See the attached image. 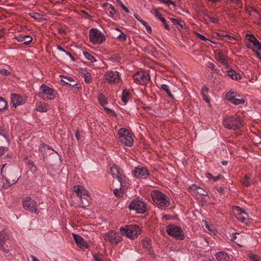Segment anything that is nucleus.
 <instances>
[{"label":"nucleus","instance_id":"f704fd0d","mask_svg":"<svg viewBox=\"0 0 261 261\" xmlns=\"http://www.w3.org/2000/svg\"><path fill=\"white\" fill-rule=\"evenodd\" d=\"M141 243L143 246L146 249H149L151 247L150 240L149 239L143 240Z\"/></svg>","mask_w":261,"mask_h":261},{"label":"nucleus","instance_id":"f3484780","mask_svg":"<svg viewBox=\"0 0 261 261\" xmlns=\"http://www.w3.org/2000/svg\"><path fill=\"white\" fill-rule=\"evenodd\" d=\"M36 204V202L30 197H25L23 200V206L24 208L31 212L37 213Z\"/></svg>","mask_w":261,"mask_h":261},{"label":"nucleus","instance_id":"4be33fe9","mask_svg":"<svg viewBox=\"0 0 261 261\" xmlns=\"http://www.w3.org/2000/svg\"><path fill=\"white\" fill-rule=\"evenodd\" d=\"M74 191L76 194L80 197L85 196L88 193V192L82 186L79 185L74 187Z\"/></svg>","mask_w":261,"mask_h":261},{"label":"nucleus","instance_id":"774afa93","mask_svg":"<svg viewBox=\"0 0 261 261\" xmlns=\"http://www.w3.org/2000/svg\"><path fill=\"white\" fill-rule=\"evenodd\" d=\"M31 258L32 261H39L36 257L34 256H31Z\"/></svg>","mask_w":261,"mask_h":261},{"label":"nucleus","instance_id":"a211bd4d","mask_svg":"<svg viewBox=\"0 0 261 261\" xmlns=\"http://www.w3.org/2000/svg\"><path fill=\"white\" fill-rule=\"evenodd\" d=\"M132 173L134 176L137 178H146L149 175L146 168L142 166L136 167L133 171Z\"/></svg>","mask_w":261,"mask_h":261},{"label":"nucleus","instance_id":"473e14b6","mask_svg":"<svg viewBox=\"0 0 261 261\" xmlns=\"http://www.w3.org/2000/svg\"><path fill=\"white\" fill-rule=\"evenodd\" d=\"M116 184H113V187L114 188V189H113V191H114V194L116 196H120V194L124 192L125 190H120V185L119 184V187L118 188V187H116L115 185Z\"/></svg>","mask_w":261,"mask_h":261},{"label":"nucleus","instance_id":"4468645a","mask_svg":"<svg viewBox=\"0 0 261 261\" xmlns=\"http://www.w3.org/2000/svg\"><path fill=\"white\" fill-rule=\"evenodd\" d=\"M133 79L136 84L142 85L147 84L150 80L149 73L143 70L136 73L133 76Z\"/></svg>","mask_w":261,"mask_h":261},{"label":"nucleus","instance_id":"c756f323","mask_svg":"<svg viewBox=\"0 0 261 261\" xmlns=\"http://www.w3.org/2000/svg\"><path fill=\"white\" fill-rule=\"evenodd\" d=\"M129 99V91L126 89H124L123 90L122 95H121V100L123 102L124 105H126L128 102Z\"/></svg>","mask_w":261,"mask_h":261},{"label":"nucleus","instance_id":"de8ad7c7","mask_svg":"<svg viewBox=\"0 0 261 261\" xmlns=\"http://www.w3.org/2000/svg\"><path fill=\"white\" fill-rule=\"evenodd\" d=\"M225 36L226 38L225 40L229 42L233 43V41L236 40V39L233 37L229 36L228 35H226Z\"/></svg>","mask_w":261,"mask_h":261},{"label":"nucleus","instance_id":"a878e982","mask_svg":"<svg viewBox=\"0 0 261 261\" xmlns=\"http://www.w3.org/2000/svg\"><path fill=\"white\" fill-rule=\"evenodd\" d=\"M190 189L191 190L196 191L197 193L201 194V195L207 196L208 194L207 191H206L203 188L196 186V185H192L190 187Z\"/></svg>","mask_w":261,"mask_h":261},{"label":"nucleus","instance_id":"680f3d73","mask_svg":"<svg viewBox=\"0 0 261 261\" xmlns=\"http://www.w3.org/2000/svg\"><path fill=\"white\" fill-rule=\"evenodd\" d=\"M206 177L208 179H214V176L213 175L210 173H207L205 174Z\"/></svg>","mask_w":261,"mask_h":261},{"label":"nucleus","instance_id":"6e6552de","mask_svg":"<svg viewBox=\"0 0 261 261\" xmlns=\"http://www.w3.org/2000/svg\"><path fill=\"white\" fill-rule=\"evenodd\" d=\"M37 95L44 100H51L55 98L56 93L53 89L45 84H42Z\"/></svg>","mask_w":261,"mask_h":261},{"label":"nucleus","instance_id":"2f4dec72","mask_svg":"<svg viewBox=\"0 0 261 261\" xmlns=\"http://www.w3.org/2000/svg\"><path fill=\"white\" fill-rule=\"evenodd\" d=\"M161 89L165 91L169 97L173 98V95L172 94L169 87L166 84H162L161 86Z\"/></svg>","mask_w":261,"mask_h":261},{"label":"nucleus","instance_id":"49530a36","mask_svg":"<svg viewBox=\"0 0 261 261\" xmlns=\"http://www.w3.org/2000/svg\"><path fill=\"white\" fill-rule=\"evenodd\" d=\"M143 25L145 27L147 32L150 34L152 33L151 27L148 24L147 22H145Z\"/></svg>","mask_w":261,"mask_h":261},{"label":"nucleus","instance_id":"5fc2aeb1","mask_svg":"<svg viewBox=\"0 0 261 261\" xmlns=\"http://www.w3.org/2000/svg\"><path fill=\"white\" fill-rule=\"evenodd\" d=\"M9 72L6 69H0V73L2 75H7L9 74Z\"/></svg>","mask_w":261,"mask_h":261},{"label":"nucleus","instance_id":"9b49d317","mask_svg":"<svg viewBox=\"0 0 261 261\" xmlns=\"http://www.w3.org/2000/svg\"><path fill=\"white\" fill-rule=\"evenodd\" d=\"M232 211L236 217L239 221L246 224H248L250 223L249 215L245 210L238 206H235L233 207Z\"/></svg>","mask_w":261,"mask_h":261},{"label":"nucleus","instance_id":"cd10ccee","mask_svg":"<svg viewBox=\"0 0 261 261\" xmlns=\"http://www.w3.org/2000/svg\"><path fill=\"white\" fill-rule=\"evenodd\" d=\"M64 79L67 80L65 81L64 80H61V82L63 83V85H69L71 86H74L76 85V83H74V79L71 77L68 76H64Z\"/></svg>","mask_w":261,"mask_h":261},{"label":"nucleus","instance_id":"3c124183","mask_svg":"<svg viewBox=\"0 0 261 261\" xmlns=\"http://www.w3.org/2000/svg\"><path fill=\"white\" fill-rule=\"evenodd\" d=\"M7 149V148L5 147V145H2L0 147V157L4 154Z\"/></svg>","mask_w":261,"mask_h":261},{"label":"nucleus","instance_id":"20e7f679","mask_svg":"<svg viewBox=\"0 0 261 261\" xmlns=\"http://www.w3.org/2000/svg\"><path fill=\"white\" fill-rule=\"evenodd\" d=\"M121 234L131 240H134L140 233V229L137 225H125L120 228Z\"/></svg>","mask_w":261,"mask_h":261},{"label":"nucleus","instance_id":"5701e85b","mask_svg":"<svg viewBox=\"0 0 261 261\" xmlns=\"http://www.w3.org/2000/svg\"><path fill=\"white\" fill-rule=\"evenodd\" d=\"M32 40V37L29 35H19L17 36V41L21 42L25 45H28L31 43Z\"/></svg>","mask_w":261,"mask_h":261},{"label":"nucleus","instance_id":"9d476101","mask_svg":"<svg viewBox=\"0 0 261 261\" xmlns=\"http://www.w3.org/2000/svg\"><path fill=\"white\" fill-rule=\"evenodd\" d=\"M166 232L168 235L175 238L176 240H182L185 239L183 230L177 225H169L166 227Z\"/></svg>","mask_w":261,"mask_h":261},{"label":"nucleus","instance_id":"e433bc0d","mask_svg":"<svg viewBox=\"0 0 261 261\" xmlns=\"http://www.w3.org/2000/svg\"><path fill=\"white\" fill-rule=\"evenodd\" d=\"M30 15L31 17L37 20H40L42 19L41 15L40 14L36 12H31L30 13Z\"/></svg>","mask_w":261,"mask_h":261},{"label":"nucleus","instance_id":"39448f33","mask_svg":"<svg viewBox=\"0 0 261 261\" xmlns=\"http://www.w3.org/2000/svg\"><path fill=\"white\" fill-rule=\"evenodd\" d=\"M118 138L119 141L126 146H131L134 142L132 133L125 128L122 127L119 129Z\"/></svg>","mask_w":261,"mask_h":261},{"label":"nucleus","instance_id":"4d7b16f0","mask_svg":"<svg viewBox=\"0 0 261 261\" xmlns=\"http://www.w3.org/2000/svg\"><path fill=\"white\" fill-rule=\"evenodd\" d=\"M202 96H203V100L206 102H207V103H210V100L209 98L208 97V96L206 94H203Z\"/></svg>","mask_w":261,"mask_h":261},{"label":"nucleus","instance_id":"bb28decb","mask_svg":"<svg viewBox=\"0 0 261 261\" xmlns=\"http://www.w3.org/2000/svg\"><path fill=\"white\" fill-rule=\"evenodd\" d=\"M83 55L87 60H89L91 62H95L97 61L94 54H90L87 51H83Z\"/></svg>","mask_w":261,"mask_h":261},{"label":"nucleus","instance_id":"bf43d9fd","mask_svg":"<svg viewBox=\"0 0 261 261\" xmlns=\"http://www.w3.org/2000/svg\"><path fill=\"white\" fill-rule=\"evenodd\" d=\"M227 3H232L236 4H239L241 1V0H227Z\"/></svg>","mask_w":261,"mask_h":261},{"label":"nucleus","instance_id":"393cba45","mask_svg":"<svg viewBox=\"0 0 261 261\" xmlns=\"http://www.w3.org/2000/svg\"><path fill=\"white\" fill-rule=\"evenodd\" d=\"M81 201V207L83 208H85L87 206H88L91 203V198L89 195V193L85 195V196H83V197L80 198Z\"/></svg>","mask_w":261,"mask_h":261},{"label":"nucleus","instance_id":"4c0bfd02","mask_svg":"<svg viewBox=\"0 0 261 261\" xmlns=\"http://www.w3.org/2000/svg\"><path fill=\"white\" fill-rule=\"evenodd\" d=\"M8 143V140L4 135L0 134V147Z\"/></svg>","mask_w":261,"mask_h":261},{"label":"nucleus","instance_id":"338daca9","mask_svg":"<svg viewBox=\"0 0 261 261\" xmlns=\"http://www.w3.org/2000/svg\"><path fill=\"white\" fill-rule=\"evenodd\" d=\"M211 20L212 22L213 23H216L217 22V19L214 17L211 18Z\"/></svg>","mask_w":261,"mask_h":261},{"label":"nucleus","instance_id":"c9c22d12","mask_svg":"<svg viewBox=\"0 0 261 261\" xmlns=\"http://www.w3.org/2000/svg\"><path fill=\"white\" fill-rule=\"evenodd\" d=\"M7 102L6 100L2 97H0V111L5 109L7 107Z\"/></svg>","mask_w":261,"mask_h":261},{"label":"nucleus","instance_id":"7c9ffc66","mask_svg":"<svg viewBox=\"0 0 261 261\" xmlns=\"http://www.w3.org/2000/svg\"><path fill=\"white\" fill-rule=\"evenodd\" d=\"M228 75L231 77L232 80H238L241 79V75L239 73H237L233 70H230L228 71Z\"/></svg>","mask_w":261,"mask_h":261},{"label":"nucleus","instance_id":"052dcab7","mask_svg":"<svg viewBox=\"0 0 261 261\" xmlns=\"http://www.w3.org/2000/svg\"><path fill=\"white\" fill-rule=\"evenodd\" d=\"M223 178V176L221 175H219L216 177H214V179H213V180L214 181H216L219 179H221Z\"/></svg>","mask_w":261,"mask_h":261},{"label":"nucleus","instance_id":"864d4df0","mask_svg":"<svg viewBox=\"0 0 261 261\" xmlns=\"http://www.w3.org/2000/svg\"><path fill=\"white\" fill-rule=\"evenodd\" d=\"M162 2L165 4H166L168 5V6H175L174 2L170 1V0H162Z\"/></svg>","mask_w":261,"mask_h":261},{"label":"nucleus","instance_id":"69168bd1","mask_svg":"<svg viewBox=\"0 0 261 261\" xmlns=\"http://www.w3.org/2000/svg\"><path fill=\"white\" fill-rule=\"evenodd\" d=\"M172 21L174 23V24H179V20H177V19H172Z\"/></svg>","mask_w":261,"mask_h":261},{"label":"nucleus","instance_id":"c85d7f7f","mask_svg":"<svg viewBox=\"0 0 261 261\" xmlns=\"http://www.w3.org/2000/svg\"><path fill=\"white\" fill-rule=\"evenodd\" d=\"M35 110L39 112H46L48 110L47 106L43 105L41 103H37L35 106Z\"/></svg>","mask_w":261,"mask_h":261},{"label":"nucleus","instance_id":"412c9836","mask_svg":"<svg viewBox=\"0 0 261 261\" xmlns=\"http://www.w3.org/2000/svg\"><path fill=\"white\" fill-rule=\"evenodd\" d=\"M113 37L117 38L120 41L125 42L126 41V35L118 28H115L112 30Z\"/></svg>","mask_w":261,"mask_h":261},{"label":"nucleus","instance_id":"8fccbe9b","mask_svg":"<svg viewBox=\"0 0 261 261\" xmlns=\"http://www.w3.org/2000/svg\"><path fill=\"white\" fill-rule=\"evenodd\" d=\"M116 1L119 4L121 7L127 13L129 12L127 8L123 5L122 2L121 1V0H116Z\"/></svg>","mask_w":261,"mask_h":261},{"label":"nucleus","instance_id":"c03bdc74","mask_svg":"<svg viewBox=\"0 0 261 261\" xmlns=\"http://www.w3.org/2000/svg\"><path fill=\"white\" fill-rule=\"evenodd\" d=\"M103 109H104L105 111H106V112L107 114H108L109 115H110V116H115V112L114 111H113L112 110H111V109L106 107H104Z\"/></svg>","mask_w":261,"mask_h":261},{"label":"nucleus","instance_id":"79ce46f5","mask_svg":"<svg viewBox=\"0 0 261 261\" xmlns=\"http://www.w3.org/2000/svg\"><path fill=\"white\" fill-rule=\"evenodd\" d=\"M11 102L13 104V106L16 108V94L13 93L11 95Z\"/></svg>","mask_w":261,"mask_h":261},{"label":"nucleus","instance_id":"423d86ee","mask_svg":"<svg viewBox=\"0 0 261 261\" xmlns=\"http://www.w3.org/2000/svg\"><path fill=\"white\" fill-rule=\"evenodd\" d=\"M151 195L154 202L159 206L167 207L169 205V199L164 193L159 191H153Z\"/></svg>","mask_w":261,"mask_h":261},{"label":"nucleus","instance_id":"37998d69","mask_svg":"<svg viewBox=\"0 0 261 261\" xmlns=\"http://www.w3.org/2000/svg\"><path fill=\"white\" fill-rule=\"evenodd\" d=\"M83 76L85 78V81L86 83H90V82L91 81V77L90 74L88 72H87L86 73H84Z\"/></svg>","mask_w":261,"mask_h":261},{"label":"nucleus","instance_id":"2eb2a0df","mask_svg":"<svg viewBox=\"0 0 261 261\" xmlns=\"http://www.w3.org/2000/svg\"><path fill=\"white\" fill-rule=\"evenodd\" d=\"M104 238L113 245H117L122 239L121 236L118 232L113 230L109 231L106 233Z\"/></svg>","mask_w":261,"mask_h":261},{"label":"nucleus","instance_id":"1a4fd4ad","mask_svg":"<svg viewBox=\"0 0 261 261\" xmlns=\"http://www.w3.org/2000/svg\"><path fill=\"white\" fill-rule=\"evenodd\" d=\"M225 96L228 101L236 106L244 105L246 101L243 95L233 90H230L226 94Z\"/></svg>","mask_w":261,"mask_h":261},{"label":"nucleus","instance_id":"f8f14e48","mask_svg":"<svg viewBox=\"0 0 261 261\" xmlns=\"http://www.w3.org/2000/svg\"><path fill=\"white\" fill-rule=\"evenodd\" d=\"M105 80L111 85L118 84L121 80L119 73L117 71H108L104 75Z\"/></svg>","mask_w":261,"mask_h":261},{"label":"nucleus","instance_id":"a18cd8bd","mask_svg":"<svg viewBox=\"0 0 261 261\" xmlns=\"http://www.w3.org/2000/svg\"><path fill=\"white\" fill-rule=\"evenodd\" d=\"M153 14L155 16V17H156L160 20V19H162L163 18V17L162 16V14L156 9L154 10Z\"/></svg>","mask_w":261,"mask_h":261},{"label":"nucleus","instance_id":"72a5a7b5","mask_svg":"<svg viewBox=\"0 0 261 261\" xmlns=\"http://www.w3.org/2000/svg\"><path fill=\"white\" fill-rule=\"evenodd\" d=\"M98 100L100 105L103 107L107 103L108 101L107 98L102 95H100L98 97Z\"/></svg>","mask_w":261,"mask_h":261},{"label":"nucleus","instance_id":"e2e57ef3","mask_svg":"<svg viewBox=\"0 0 261 261\" xmlns=\"http://www.w3.org/2000/svg\"><path fill=\"white\" fill-rule=\"evenodd\" d=\"M208 2L211 3V4H216L218 2H220L221 0H207Z\"/></svg>","mask_w":261,"mask_h":261},{"label":"nucleus","instance_id":"0eeeda50","mask_svg":"<svg viewBox=\"0 0 261 261\" xmlns=\"http://www.w3.org/2000/svg\"><path fill=\"white\" fill-rule=\"evenodd\" d=\"M89 40L94 45L101 44L106 39V36L97 29H91L89 31Z\"/></svg>","mask_w":261,"mask_h":261},{"label":"nucleus","instance_id":"603ef678","mask_svg":"<svg viewBox=\"0 0 261 261\" xmlns=\"http://www.w3.org/2000/svg\"><path fill=\"white\" fill-rule=\"evenodd\" d=\"M239 234L238 233H233L232 234V237L231 238V239H230L231 241L237 243L238 245H240L237 242V240L238 239V236L239 235Z\"/></svg>","mask_w":261,"mask_h":261},{"label":"nucleus","instance_id":"a19ab883","mask_svg":"<svg viewBox=\"0 0 261 261\" xmlns=\"http://www.w3.org/2000/svg\"><path fill=\"white\" fill-rule=\"evenodd\" d=\"M26 102V98L17 95V105H22Z\"/></svg>","mask_w":261,"mask_h":261},{"label":"nucleus","instance_id":"f03ea898","mask_svg":"<svg viewBox=\"0 0 261 261\" xmlns=\"http://www.w3.org/2000/svg\"><path fill=\"white\" fill-rule=\"evenodd\" d=\"M246 39L247 40L246 46L251 49L257 58L261 60V43L252 34H247Z\"/></svg>","mask_w":261,"mask_h":261},{"label":"nucleus","instance_id":"0e129e2a","mask_svg":"<svg viewBox=\"0 0 261 261\" xmlns=\"http://www.w3.org/2000/svg\"><path fill=\"white\" fill-rule=\"evenodd\" d=\"M207 91H208V88L207 87H203L202 90V94H205V92H207Z\"/></svg>","mask_w":261,"mask_h":261},{"label":"nucleus","instance_id":"09e8293b","mask_svg":"<svg viewBox=\"0 0 261 261\" xmlns=\"http://www.w3.org/2000/svg\"><path fill=\"white\" fill-rule=\"evenodd\" d=\"M196 36L197 38H198L199 39H200V40H202V41H206V40H208V39L206 38L204 36H203V35L199 33H196Z\"/></svg>","mask_w":261,"mask_h":261},{"label":"nucleus","instance_id":"ddd939ff","mask_svg":"<svg viewBox=\"0 0 261 261\" xmlns=\"http://www.w3.org/2000/svg\"><path fill=\"white\" fill-rule=\"evenodd\" d=\"M129 208L130 210L135 211L137 213L143 214L146 212V205L141 199H135L129 203Z\"/></svg>","mask_w":261,"mask_h":261},{"label":"nucleus","instance_id":"aec40b11","mask_svg":"<svg viewBox=\"0 0 261 261\" xmlns=\"http://www.w3.org/2000/svg\"><path fill=\"white\" fill-rule=\"evenodd\" d=\"M72 235L79 247L83 249H88L89 248L88 243L82 237L75 233H73Z\"/></svg>","mask_w":261,"mask_h":261},{"label":"nucleus","instance_id":"f257e3e1","mask_svg":"<svg viewBox=\"0 0 261 261\" xmlns=\"http://www.w3.org/2000/svg\"><path fill=\"white\" fill-rule=\"evenodd\" d=\"M111 173L113 178L116 180L113 181V184H120V190H126L129 186L128 179L123 174L121 169L117 165L111 167Z\"/></svg>","mask_w":261,"mask_h":261},{"label":"nucleus","instance_id":"ea45409f","mask_svg":"<svg viewBox=\"0 0 261 261\" xmlns=\"http://www.w3.org/2000/svg\"><path fill=\"white\" fill-rule=\"evenodd\" d=\"M250 261H261V257L255 254H251L249 256Z\"/></svg>","mask_w":261,"mask_h":261},{"label":"nucleus","instance_id":"6ab92c4d","mask_svg":"<svg viewBox=\"0 0 261 261\" xmlns=\"http://www.w3.org/2000/svg\"><path fill=\"white\" fill-rule=\"evenodd\" d=\"M215 57L218 62L226 67H228V58L223 51L220 50H217L215 51Z\"/></svg>","mask_w":261,"mask_h":261},{"label":"nucleus","instance_id":"58836bf2","mask_svg":"<svg viewBox=\"0 0 261 261\" xmlns=\"http://www.w3.org/2000/svg\"><path fill=\"white\" fill-rule=\"evenodd\" d=\"M243 184L246 186H249L251 185L252 182V180L251 179H250L249 177L247 175H245L243 181Z\"/></svg>","mask_w":261,"mask_h":261},{"label":"nucleus","instance_id":"7ed1b4c3","mask_svg":"<svg viewBox=\"0 0 261 261\" xmlns=\"http://www.w3.org/2000/svg\"><path fill=\"white\" fill-rule=\"evenodd\" d=\"M223 126L229 129L239 128L243 125V121L238 115L226 117L223 121Z\"/></svg>","mask_w":261,"mask_h":261},{"label":"nucleus","instance_id":"dca6fc26","mask_svg":"<svg viewBox=\"0 0 261 261\" xmlns=\"http://www.w3.org/2000/svg\"><path fill=\"white\" fill-rule=\"evenodd\" d=\"M11 238V232L7 229L0 231V249L7 253L9 250L5 247V244Z\"/></svg>","mask_w":261,"mask_h":261},{"label":"nucleus","instance_id":"6e6d98bb","mask_svg":"<svg viewBox=\"0 0 261 261\" xmlns=\"http://www.w3.org/2000/svg\"><path fill=\"white\" fill-rule=\"evenodd\" d=\"M93 257L94 261H102V258L99 255H94Z\"/></svg>","mask_w":261,"mask_h":261},{"label":"nucleus","instance_id":"b1692460","mask_svg":"<svg viewBox=\"0 0 261 261\" xmlns=\"http://www.w3.org/2000/svg\"><path fill=\"white\" fill-rule=\"evenodd\" d=\"M215 256L217 261H229V260L228 255L223 251L217 253Z\"/></svg>","mask_w":261,"mask_h":261},{"label":"nucleus","instance_id":"13d9d810","mask_svg":"<svg viewBox=\"0 0 261 261\" xmlns=\"http://www.w3.org/2000/svg\"><path fill=\"white\" fill-rule=\"evenodd\" d=\"M46 149H50V147L48 146L45 144H43L40 147V150L41 151L45 150Z\"/></svg>","mask_w":261,"mask_h":261}]
</instances>
